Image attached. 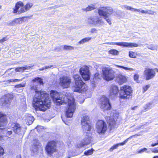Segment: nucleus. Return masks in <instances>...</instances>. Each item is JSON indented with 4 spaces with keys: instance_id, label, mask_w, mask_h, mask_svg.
Instances as JSON below:
<instances>
[{
    "instance_id": "2eb2a0df",
    "label": "nucleus",
    "mask_w": 158,
    "mask_h": 158,
    "mask_svg": "<svg viewBox=\"0 0 158 158\" xmlns=\"http://www.w3.org/2000/svg\"><path fill=\"white\" fill-rule=\"evenodd\" d=\"M12 97L11 95L7 94L3 96L0 99V105L1 106H8L10 103Z\"/></svg>"
},
{
    "instance_id": "338daca9",
    "label": "nucleus",
    "mask_w": 158,
    "mask_h": 158,
    "mask_svg": "<svg viewBox=\"0 0 158 158\" xmlns=\"http://www.w3.org/2000/svg\"><path fill=\"white\" fill-rule=\"evenodd\" d=\"M152 152L154 153H158V150H156L154 151H152Z\"/></svg>"
},
{
    "instance_id": "b1692460",
    "label": "nucleus",
    "mask_w": 158,
    "mask_h": 158,
    "mask_svg": "<svg viewBox=\"0 0 158 158\" xmlns=\"http://www.w3.org/2000/svg\"><path fill=\"white\" fill-rule=\"evenodd\" d=\"M100 75L98 73H96L94 75L93 80L92 81V86H94L95 83H97L100 80Z\"/></svg>"
},
{
    "instance_id": "dca6fc26",
    "label": "nucleus",
    "mask_w": 158,
    "mask_h": 158,
    "mask_svg": "<svg viewBox=\"0 0 158 158\" xmlns=\"http://www.w3.org/2000/svg\"><path fill=\"white\" fill-rule=\"evenodd\" d=\"M156 72L152 69L146 68L143 72L144 77L146 80L153 78L156 75Z\"/></svg>"
},
{
    "instance_id": "c85d7f7f",
    "label": "nucleus",
    "mask_w": 158,
    "mask_h": 158,
    "mask_svg": "<svg viewBox=\"0 0 158 158\" xmlns=\"http://www.w3.org/2000/svg\"><path fill=\"white\" fill-rule=\"evenodd\" d=\"M96 8L95 5L93 4H91L89 5L88 7L86 8H83L82 10L85 11L86 12L90 11Z\"/></svg>"
},
{
    "instance_id": "473e14b6",
    "label": "nucleus",
    "mask_w": 158,
    "mask_h": 158,
    "mask_svg": "<svg viewBox=\"0 0 158 158\" xmlns=\"http://www.w3.org/2000/svg\"><path fill=\"white\" fill-rule=\"evenodd\" d=\"M91 37H86L84 38L79 41L78 42L79 44H83L85 42H88L91 39Z\"/></svg>"
},
{
    "instance_id": "f257e3e1",
    "label": "nucleus",
    "mask_w": 158,
    "mask_h": 158,
    "mask_svg": "<svg viewBox=\"0 0 158 158\" xmlns=\"http://www.w3.org/2000/svg\"><path fill=\"white\" fill-rule=\"evenodd\" d=\"M32 82L35 84L31 87V89L34 90L36 93L33 104L36 110L45 111L50 107L51 102L49 95L45 91H40L39 89L40 85L43 84V79L36 77L32 80Z\"/></svg>"
},
{
    "instance_id": "603ef678",
    "label": "nucleus",
    "mask_w": 158,
    "mask_h": 158,
    "mask_svg": "<svg viewBox=\"0 0 158 158\" xmlns=\"http://www.w3.org/2000/svg\"><path fill=\"white\" fill-rule=\"evenodd\" d=\"M8 39V38H7V36L5 37H4L2 39L0 40V42L2 43L4 42V41H6Z\"/></svg>"
},
{
    "instance_id": "052dcab7",
    "label": "nucleus",
    "mask_w": 158,
    "mask_h": 158,
    "mask_svg": "<svg viewBox=\"0 0 158 158\" xmlns=\"http://www.w3.org/2000/svg\"><path fill=\"white\" fill-rule=\"evenodd\" d=\"M158 145V140L157 141V142L156 143H152L151 144V146L152 147H154L155 146Z\"/></svg>"
},
{
    "instance_id": "9d476101",
    "label": "nucleus",
    "mask_w": 158,
    "mask_h": 158,
    "mask_svg": "<svg viewBox=\"0 0 158 158\" xmlns=\"http://www.w3.org/2000/svg\"><path fill=\"white\" fill-rule=\"evenodd\" d=\"M71 83V79L69 77L63 76L60 78V85L63 88H69Z\"/></svg>"
},
{
    "instance_id": "aec40b11",
    "label": "nucleus",
    "mask_w": 158,
    "mask_h": 158,
    "mask_svg": "<svg viewBox=\"0 0 158 158\" xmlns=\"http://www.w3.org/2000/svg\"><path fill=\"white\" fill-rule=\"evenodd\" d=\"M7 123V116L3 113L0 112V130L4 129L3 127Z\"/></svg>"
},
{
    "instance_id": "9b49d317",
    "label": "nucleus",
    "mask_w": 158,
    "mask_h": 158,
    "mask_svg": "<svg viewBox=\"0 0 158 158\" xmlns=\"http://www.w3.org/2000/svg\"><path fill=\"white\" fill-rule=\"evenodd\" d=\"M88 23L97 26H100L104 24V22L102 19H100L98 16H93L88 19Z\"/></svg>"
},
{
    "instance_id": "c756f323",
    "label": "nucleus",
    "mask_w": 158,
    "mask_h": 158,
    "mask_svg": "<svg viewBox=\"0 0 158 158\" xmlns=\"http://www.w3.org/2000/svg\"><path fill=\"white\" fill-rule=\"evenodd\" d=\"M152 103L149 102L145 105L144 107V111H146L151 109L152 107Z\"/></svg>"
},
{
    "instance_id": "393cba45",
    "label": "nucleus",
    "mask_w": 158,
    "mask_h": 158,
    "mask_svg": "<svg viewBox=\"0 0 158 158\" xmlns=\"http://www.w3.org/2000/svg\"><path fill=\"white\" fill-rule=\"evenodd\" d=\"M100 75L98 73H96L94 75L93 80L92 81V86H94L95 83H97L100 80Z\"/></svg>"
},
{
    "instance_id": "20e7f679",
    "label": "nucleus",
    "mask_w": 158,
    "mask_h": 158,
    "mask_svg": "<svg viewBox=\"0 0 158 158\" xmlns=\"http://www.w3.org/2000/svg\"><path fill=\"white\" fill-rule=\"evenodd\" d=\"M132 90L131 86L124 85L120 87L119 97L123 99L130 98L132 97Z\"/></svg>"
},
{
    "instance_id": "49530a36",
    "label": "nucleus",
    "mask_w": 158,
    "mask_h": 158,
    "mask_svg": "<svg viewBox=\"0 0 158 158\" xmlns=\"http://www.w3.org/2000/svg\"><path fill=\"white\" fill-rule=\"evenodd\" d=\"M25 83L20 84L15 86V87L19 88L23 87L25 86Z\"/></svg>"
},
{
    "instance_id": "423d86ee",
    "label": "nucleus",
    "mask_w": 158,
    "mask_h": 158,
    "mask_svg": "<svg viewBox=\"0 0 158 158\" xmlns=\"http://www.w3.org/2000/svg\"><path fill=\"white\" fill-rule=\"evenodd\" d=\"M103 77L107 81H111L115 77V72L109 68H103L102 69Z\"/></svg>"
},
{
    "instance_id": "39448f33",
    "label": "nucleus",
    "mask_w": 158,
    "mask_h": 158,
    "mask_svg": "<svg viewBox=\"0 0 158 158\" xmlns=\"http://www.w3.org/2000/svg\"><path fill=\"white\" fill-rule=\"evenodd\" d=\"M68 107L66 111L65 116L66 118L72 117L74 111L76 109L75 100L72 98L71 99L68 98Z\"/></svg>"
},
{
    "instance_id": "6e6552de",
    "label": "nucleus",
    "mask_w": 158,
    "mask_h": 158,
    "mask_svg": "<svg viewBox=\"0 0 158 158\" xmlns=\"http://www.w3.org/2000/svg\"><path fill=\"white\" fill-rule=\"evenodd\" d=\"M50 96L54 102L57 105H61L64 102L63 99L60 97V94L56 91L51 90Z\"/></svg>"
},
{
    "instance_id": "5701e85b",
    "label": "nucleus",
    "mask_w": 158,
    "mask_h": 158,
    "mask_svg": "<svg viewBox=\"0 0 158 158\" xmlns=\"http://www.w3.org/2000/svg\"><path fill=\"white\" fill-rule=\"evenodd\" d=\"M25 121L27 125H30L31 124L34 119V117L31 114H28L26 115Z\"/></svg>"
},
{
    "instance_id": "f03ea898",
    "label": "nucleus",
    "mask_w": 158,
    "mask_h": 158,
    "mask_svg": "<svg viewBox=\"0 0 158 158\" xmlns=\"http://www.w3.org/2000/svg\"><path fill=\"white\" fill-rule=\"evenodd\" d=\"M98 14L100 16H102L109 25L111 23L110 15L113 13V10L110 7H103L98 10Z\"/></svg>"
},
{
    "instance_id": "4be33fe9",
    "label": "nucleus",
    "mask_w": 158,
    "mask_h": 158,
    "mask_svg": "<svg viewBox=\"0 0 158 158\" xmlns=\"http://www.w3.org/2000/svg\"><path fill=\"white\" fill-rule=\"evenodd\" d=\"M116 80L119 84H122L126 81L127 79L125 76L119 74L117 77Z\"/></svg>"
},
{
    "instance_id": "a18cd8bd",
    "label": "nucleus",
    "mask_w": 158,
    "mask_h": 158,
    "mask_svg": "<svg viewBox=\"0 0 158 158\" xmlns=\"http://www.w3.org/2000/svg\"><path fill=\"white\" fill-rule=\"evenodd\" d=\"M52 66H53L52 65H50L49 66H45L44 67H43V68L40 69H39V70L40 71H42L44 69H47L51 68L52 67Z\"/></svg>"
},
{
    "instance_id": "864d4df0",
    "label": "nucleus",
    "mask_w": 158,
    "mask_h": 158,
    "mask_svg": "<svg viewBox=\"0 0 158 158\" xmlns=\"http://www.w3.org/2000/svg\"><path fill=\"white\" fill-rule=\"evenodd\" d=\"M154 13V12L153 11H152L150 10H147L146 14L149 15H153Z\"/></svg>"
},
{
    "instance_id": "c03bdc74",
    "label": "nucleus",
    "mask_w": 158,
    "mask_h": 158,
    "mask_svg": "<svg viewBox=\"0 0 158 158\" xmlns=\"http://www.w3.org/2000/svg\"><path fill=\"white\" fill-rule=\"evenodd\" d=\"M34 146H40V143L39 141L36 139H34L33 140V144L32 145Z\"/></svg>"
},
{
    "instance_id": "69168bd1",
    "label": "nucleus",
    "mask_w": 158,
    "mask_h": 158,
    "mask_svg": "<svg viewBox=\"0 0 158 158\" xmlns=\"http://www.w3.org/2000/svg\"><path fill=\"white\" fill-rule=\"evenodd\" d=\"M61 118L62 119V120L63 121L65 124H67L66 123V122L65 121V120L63 119V116H61Z\"/></svg>"
},
{
    "instance_id": "0e129e2a",
    "label": "nucleus",
    "mask_w": 158,
    "mask_h": 158,
    "mask_svg": "<svg viewBox=\"0 0 158 158\" xmlns=\"http://www.w3.org/2000/svg\"><path fill=\"white\" fill-rule=\"evenodd\" d=\"M136 9H135V8H132L131 7V10L133 11H136V10H136Z\"/></svg>"
},
{
    "instance_id": "e433bc0d",
    "label": "nucleus",
    "mask_w": 158,
    "mask_h": 158,
    "mask_svg": "<svg viewBox=\"0 0 158 158\" xmlns=\"http://www.w3.org/2000/svg\"><path fill=\"white\" fill-rule=\"evenodd\" d=\"M129 55L130 57L132 58H135L137 54L136 52L131 51L129 52Z\"/></svg>"
},
{
    "instance_id": "4c0bfd02",
    "label": "nucleus",
    "mask_w": 158,
    "mask_h": 158,
    "mask_svg": "<svg viewBox=\"0 0 158 158\" xmlns=\"http://www.w3.org/2000/svg\"><path fill=\"white\" fill-rule=\"evenodd\" d=\"M134 135H133L132 136H131V137H129V138L127 139H126L123 142L118 143V144L119 146L120 145H124L125 143H126L128 141L129 139H131L132 137Z\"/></svg>"
},
{
    "instance_id": "72a5a7b5",
    "label": "nucleus",
    "mask_w": 158,
    "mask_h": 158,
    "mask_svg": "<svg viewBox=\"0 0 158 158\" xmlns=\"http://www.w3.org/2000/svg\"><path fill=\"white\" fill-rule=\"evenodd\" d=\"M94 150L93 149L91 148V149H89L85 151L84 152V154L85 156H89L92 154Z\"/></svg>"
},
{
    "instance_id": "f8f14e48",
    "label": "nucleus",
    "mask_w": 158,
    "mask_h": 158,
    "mask_svg": "<svg viewBox=\"0 0 158 158\" xmlns=\"http://www.w3.org/2000/svg\"><path fill=\"white\" fill-rule=\"evenodd\" d=\"M56 143L54 141H50L47 144L45 150L49 155H51L56 150Z\"/></svg>"
},
{
    "instance_id": "bf43d9fd",
    "label": "nucleus",
    "mask_w": 158,
    "mask_h": 158,
    "mask_svg": "<svg viewBox=\"0 0 158 158\" xmlns=\"http://www.w3.org/2000/svg\"><path fill=\"white\" fill-rule=\"evenodd\" d=\"M96 31V30L95 28H93L91 29V32L92 33H94Z\"/></svg>"
},
{
    "instance_id": "ddd939ff",
    "label": "nucleus",
    "mask_w": 158,
    "mask_h": 158,
    "mask_svg": "<svg viewBox=\"0 0 158 158\" xmlns=\"http://www.w3.org/2000/svg\"><path fill=\"white\" fill-rule=\"evenodd\" d=\"M23 3L19 1L17 2L15 5V8L14 9V13H16L17 14H20L22 13L27 11L25 6L23 7Z\"/></svg>"
},
{
    "instance_id": "6ab92c4d",
    "label": "nucleus",
    "mask_w": 158,
    "mask_h": 158,
    "mask_svg": "<svg viewBox=\"0 0 158 158\" xmlns=\"http://www.w3.org/2000/svg\"><path fill=\"white\" fill-rule=\"evenodd\" d=\"M105 44L110 45H116L123 47H137L138 45L135 43H127L126 42L106 43Z\"/></svg>"
},
{
    "instance_id": "13d9d810",
    "label": "nucleus",
    "mask_w": 158,
    "mask_h": 158,
    "mask_svg": "<svg viewBox=\"0 0 158 158\" xmlns=\"http://www.w3.org/2000/svg\"><path fill=\"white\" fill-rule=\"evenodd\" d=\"M123 6L125 8H126V9L127 10H131V7L129 6H128L127 5H124V6Z\"/></svg>"
},
{
    "instance_id": "f3484780",
    "label": "nucleus",
    "mask_w": 158,
    "mask_h": 158,
    "mask_svg": "<svg viewBox=\"0 0 158 158\" xmlns=\"http://www.w3.org/2000/svg\"><path fill=\"white\" fill-rule=\"evenodd\" d=\"M91 135L90 133L86 132L85 138L81 143L77 145V147L78 148H81L85 145H87L90 143L92 139Z\"/></svg>"
},
{
    "instance_id": "8fccbe9b",
    "label": "nucleus",
    "mask_w": 158,
    "mask_h": 158,
    "mask_svg": "<svg viewBox=\"0 0 158 158\" xmlns=\"http://www.w3.org/2000/svg\"><path fill=\"white\" fill-rule=\"evenodd\" d=\"M139 77V75L137 74H135L134 75V79L135 81H136L137 82H138V81Z\"/></svg>"
},
{
    "instance_id": "09e8293b",
    "label": "nucleus",
    "mask_w": 158,
    "mask_h": 158,
    "mask_svg": "<svg viewBox=\"0 0 158 158\" xmlns=\"http://www.w3.org/2000/svg\"><path fill=\"white\" fill-rule=\"evenodd\" d=\"M150 87V85H147L143 87V92L144 93L146 92Z\"/></svg>"
},
{
    "instance_id": "4d7b16f0",
    "label": "nucleus",
    "mask_w": 158,
    "mask_h": 158,
    "mask_svg": "<svg viewBox=\"0 0 158 158\" xmlns=\"http://www.w3.org/2000/svg\"><path fill=\"white\" fill-rule=\"evenodd\" d=\"M12 132L11 131L8 130L6 133L7 135H10L12 134Z\"/></svg>"
},
{
    "instance_id": "58836bf2",
    "label": "nucleus",
    "mask_w": 158,
    "mask_h": 158,
    "mask_svg": "<svg viewBox=\"0 0 158 158\" xmlns=\"http://www.w3.org/2000/svg\"><path fill=\"white\" fill-rule=\"evenodd\" d=\"M109 53L112 55H117L118 52L116 49H111L109 51Z\"/></svg>"
},
{
    "instance_id": "6e6d98bb",
    "label": "nucleus",
    "mask_w": 158,
    "mask_h": 158,
    "mask_svg": "<svg viewBox=\"0 0 158 158\" xmlns=\"http://www.w3.org/2000/svg\"><path fill=\"white\" fill-rule=\"evenodd\" d=\"M147 150V148H144L141 149L138 152V153H142V152H145V151H146Z\"/></svg>"
},
{
    "instance_id": "a211bd4d",
    "label": "nucleus",
    "mask_w": 158,
    "mask_h": 158,
    "mask_svg": "<svg viewBox=\"0 0 158 158\" xmlns=\"http://www.w3.org/2000/svg\"><path fill=\"white\" fill-rule=\"evenodd\" d=\"M80 72L82 78L85 81H88L90 79V74L88 67L84 66L80 69Z\"/></svg>"
},
{
    "instance_id": "4468645a",
    "label": "nucleus",
    "mask_w": 158,
    "mask_h": 158,
    "mask_svg": "<svg viewBox=\"0 0 158 158\" xmlns=\"http://www.w3.org/2000/svg\"><path fill=\"white\" fill-rule=\"evenodd\" d=\"M11 127L12 130L15 134L22 135L24 134V132L22 129L23 128L19 124L16 123H13Z\"/></svg>"
},
{
    "instance_id": "a19ab883",
    "label": "nucleus",
    "mask_w": 158,
    "mask_h": 158,
    "mask_svg": "<svg viewBox=\"0 0 158 158\" xmlns=\"http://www.w3.org/2000/svg\"><path fill=\"white\" fill-rule=\"evenodd\" d=\"M24 79V77H23V78L20 79H11L10 80H8V81H9L10 82H19V81H21L22 80Z\"/></svg>"
},
{
    "instance_id": "37998d69",
    "label": "nucleus",
    "mask_w": 158,
    "mask_h": 158,
    "mask_svg": "<svg viewBox=\"0 0 158 158\" xmlns=\"http://www.w3.org/2000/svg\"><path fill=\"white\" fill-rule=\"evenodd\" d=\"M64 49L67 50H71L73 49V47L71 46L65 45L64 46Z\"/></svg>"
},
{
    "instance_id": "79ce46f5",
    "label": "nucleus",
    "mask_w": 158,
    "mask_h": 158,
    "mask_svg": "<svg viewBox=\"0 0 158 158\" xmlns=\"http://www.w3.org/2000/svg\"><path fill=\"white\" fill-rule=\"evenodd\" d=\"M38 146H34L33 145H31V149L32 151H33V152H36L38 150Z\"/></svg>"
},
{
    "instance_id": "cd10ccee",
    "label": "nucleus",
    "mask_w": 158,
    "mask_h": 158,
    "mask_svg": "<svg viewBox=\"0 0 158 158\" xmlns=\"http://www.w3.org/2000/svg\"><path fill=\"white\" fill-rule=\"evenodd\" d=\"M82 128L84 131L85 132L86 131H89L91 128V123L86 124L82 125Z\"/></svg>"
},
{
    "instance_id": "de8ad7c7",
    "label": "nucleus",
    "mask_w": 158,
    "mask_h": 158,
    "mask_svg": "<svg viewBox=\"0 0 158 158\" xmlns=\"http://www.w3.org/2000/svg\"><path fill=\"white\" fill-rule=\"evenodd\" d=\"M119 146L118 144H116L112 146L110 149V151L111 152L113 150L117 148Z\"/></svg>"
},
{
    "instance_id": "e2e57ef3",
    "label": "nucleus",
    "mask_w": 158,
    "mask_h": 158,
    "mask_svg": "<svg viewBox=\"0 0 158 158\" xmlns=\"http://www.w3.org/2000/svg\"><path fill=\"white\" fill-rule=\"evenodd\" d=\"M39 128H40L42 129H43V127H42V126H38L36 127V128L38 130H39L38 129H39Z\"/></svg>"
},
{
    "instance_id": "7ed1b4c3",
    "label": "nucleus",
    "mask_w": 158,
    "mask_h": 158,
    "mask_svg": "<svg viewBox=\"0 0 158 158\" xmlns=\"http://www.w3.org/2000/svg\"><path fill=\"white\" fill-rule=\"evenodd\" d=\"M75 84L73 87V91L79 93L85 90V84L82 81L80 76L78 74L73 76Z\"/></svg>"
},
{
    "instance_id": "0eeeda50",
    "label": "nucleus",
    "mask_w": 158,
    "mask_h": 158,
    "mask_svg": "<svg viewBox=\"0 0 158 158\" xmlns=\"http://www.w3.org/2000/svg\"><path fill=\"white\" fill-rule=\"evenodd\" d=\"M101 102V108L105 112L110 110L111 108L109 99L105 96H103L100 99Z\"/></svg>"
},
{
    "instance_id": "7c9ffc66",
    "label": "nucleus",
    "mask_w": 158,
    "mask_h": 158,
    "mask_svg": "<svg viewBox=\"0 0 158 158\" xmlns=\"http://www.w3.org/2000/svg\"><path fill=\"white\" fill-rule=\"evenodd\" d=\"M117 67L120 68H122L124 69L126 71H134L135 70L133 69L132 68H129L127 67H125L123 66L118 65H116Z\"/></svg>"
},
{
    "instance_id": "c9c22d12",
    "label": "nucleus",
    "mask_w": 158,
    "mask_h": 158,
    "mask_svg": "<svg viewBox=\"0 0 158 158\" xmlns=\"http://www.w3.org/2000/svg\"><path fill=\"white\" fill-rule=\"evenodd\" d=\"M147 48L149 49H151L152 50H157V48L156 46H155L154 45L151 44L148 45L147 46Z\"/></svg>"
},
{
    "instance_id": "bb28decb",
    "label": "nucleus",
    "mask_w": 158,
    "mask_h": 158,
    "mask_svg": "<svg viewBox=\"0 0 158 158\" xmlns=\"http://www.w3.org/2000/svg\"><path fill=\"white\" fill-rule=\"evenodd\" d=\"M91 123L89 120V117L87 115H85L83 116L81 118V124L83 125L86 124H89Z\"/></svg>"
},
{
    "instance_id": "5fc2aeb1",
    "label": "nucleus",
    "mask_w": 158,
    "mask_h": 158,
    "mask_svg": "<svg viewBox=\"0 0 158 158\" xmlns=\"http://www.w3.org/2000/svg\"><path fill=\"white\" fill-rule=\"evenodd\" d=\"M4 149L3 148L0 146V156H2L4 153Z\"/></svg>"
},
{
    "instance_id": "f704fd0d",
    "label": "nucleus",
    "mask_w": 158,
    "mask_h": 158,
    "mask_svg": "<svg viewBox=\"0 0 158 158\" xmlns=\"http://www.w3.org/2000/svg\"><path fill=\"white\" fill-rule=\"evenodd\" d=\"M21 21V19L18 18L15 19L14 20L10 23V24L11 25H14L15 23H20V22Z\"/></svg>"
},
{
    "instance_id": "680f3d73",
    "label": "nucleus",
    "mask_w": 158,
    "mask_h": 158,
    "mask_svg": "<svg viewBox=\"0 0 158 158\" xmlns=\"http://www.w3.org/2000/svg\"><path fill=\"white\" fill-rule=\"evenodd\" d=\"M147 10H141V12L143 14H146Z\"/></svg>"
},
{
    "instance_id": "2f4dec72",
    "label": "nucleus",
    "mask_w": 158,
    "mask_h": 158,
    "mask_svg": "<svg viewBox=\"0 0 158 158\" xmlns=\"http://www.w3.org/2000/svg\"><path fill=\"white\" fill-rule=\"evenodd\" d=\"M27 70L25 66L19 67L15 68V71L17 72H23Z\"/></svg>"
},
{
    "instance_id": "412c9836",
    "label": "nucleus",
    "mask_w": 158,
    "mask_h": 158,
    "mask_svg": "<svg viewBox=\"0 0 158 158\" xmlns=\"http://www.w3.org/2000/svg\"><path fill=\"white\" fill-rule=\"evenodd\" d=\"M118 91V89L117 86L115 85L112 86L111 87L110 90V95L111 98H114L115 96L117 95Z\"/></svg>"
},
{
    "instance_id": "3c124183",
    "label": "nucleus",
    "mask_w": 158,
    "mask_h": 158,
    "mask_svg": "<svg viewBox=\"0 0 158 158\" xmlns=\"http://www.w3.org/2000/svg\"><path fill=\"white\" fill-rule=\"evenodd\" d=\"M34 66V64H30L29 65H27L25 66L27 70L29 69L31 67H33Z\"/></svg>"
},
{
    "instance_id": "774afa93",
    "label": "nucleus",
    "mask_w": 158,
    "mask_h": 158,
    "mask_svg": "<svg viewBox=\"0 0 158 158\" xmlns=\"http://www.w3.org/2000/svg\"><path fill=\"white\" fill-rule=\"evenodd\" d=\"M16 158H22L21 155H19L17 156Z\"/></svg>"
},
{
    "instance_id": "1a4fd4ad",
    "label": "nucleus",
    "mask_w": 158,
    "mask_h": 158,
    "mask_svg": "<svg viewBox=\"0 0 158 158\" xmlns=\"http://www.w3.org/2000/svg\"><path fill=\"white\" fill-rule=\"evenodd\" d=\"M97 131L100 134H104L107 129L106 123L102 120H99L96 124Z\"/></svg>"
},
{
    "instance_id": "ea45409f",
    "label": "nucleus",
    "mask_w": 158,
    "mask_h": 158,
    "mask_svg": "<svg viewBox=\"0 0 158 158\" xmlns=\"http://www.w3.org/2000/svg\"><path fill=\"white\" fill-rule=\"evenodd\" d=\"M33 6L32 3H28L24 6L27 10H28Z\"/></svg>"
},
{
    "instance_id": "a878e982",
    "label": "nucleus",
    "mask_w": 158,
    "mask_h": 158,
    "mask_svg": "<svg viewBox=\"0 0 158 158\" xmlns=\"http://www.w3.org/2000/svg\"><path fill=\"white\" fill-rule=\"evenodd\" d=\"M106 121L109 125L112 127L114 126L115 124V121L112 116L110 115L107 116Z\"/></svg>"
}]
</instances>
